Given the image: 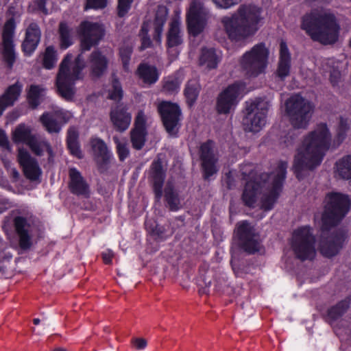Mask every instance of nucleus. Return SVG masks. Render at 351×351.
Masks as SVG:
<instances>
[{"mask_svg":"<svg viewBox=\"0 0 351 351\" xmlns=\"http://www.w3.org/2000/svg\"><path fill=\"white\" fill-rule=\"evenodd\" d=\"M71 112L63 109H58L53 112H44L39 119L45 129L50 134L59 133L63 125L71 119Z\"/></svg>","mask_w":351,"mask_h":351,"instance_id":"nucleus-16","label":"nucleus"},{"mask_svg":"<svg viewBox=\"0 0 351 351\" xmlns=\"http://www.w3.org/2000/svg\"><path fill=\"white\" fill-rule=\"evenodd\" d=\"M226 186L228 189H232L235 186V182L232 176L231 171H229L226 174V180H225Z\"/></svg>","mask_w":351,"mask_h":351,"instance_id":"nucleus-56","label":"nucleus"},{"mask_svg":"<svg viewBox=\"0 0 351 351\" xmlns=\"http://www.w3.org/2000/svg\"><path fill=\"white\" fill-rule=\"evenodd\" d=\"M134 0H118L117 14L119 17H123L131 8Z\"/></svg>","mask_w":351,"mask_h":351,"instance_id":"nucleus-48","label":"nucleus"},{"mask_svg":"<svg viewBox=\"0 0 351 351\" xmlns=\"http://www.w3.org/2000/svg\"><path fill=\"white\" fill-rule=\"evenodd\" d=\"M136 75L144 84L148 86L155 84L159 78L156 67L147 63H141L138 66Z\"/></svg>","mask_w":351,"mask_h":351,"instance_id":"nucleus-30","label":"nucleus"},{"mask_svg":"<svg viewBox=\"0 0 351 351\" xmlns=\"http://www.w3.org/2000/svg\"><path fill=\"white\" fill-rule=\"evenodd\" d=\"M217 7L221 8H230L238 4L240 0H212Z\"/></svg>","mask_w":351,"mask_h":351,"instance_id":"nucleus-52","label":"nucleus"},{"mask_svg":"<svg viewBox=\"0 0 351 351\" xmlns=\"http://www.w3.org/2000/svg\"><path fill=\"white\" fill-rule=\"evenodd\" d=\"M90 73L94 77H100L106 71L108 60L99 50H94L88 58Z\"/></svg>","mask_w":351,"mask_h":351,"instance_id":"nucleus-24","label":"nucleus"},{"mask_svg":"<svg viewBox=\"0 0 351 351\" xmlns=\"http://www.w3.org/2000/svg\"><path fill=\"white\" fill-rule=\"evenodd\" d=\"M165 199L170 210L177 211L180 208V199L171 182H168L165 188Z\"/></svg>","mask_w":351,"mask_h":351,"instance_id":"nucleus-36","label":"nucleus"},{"mask_svg":"<svg viewBox=\"0 0 351 351\" xmlns=\"http://www.w3.org/2000/svg\"><path fill=\"white\" fill-rule=\"evenodd\" d=\"M34 136L31 134L30 130L24 125H19L13 132L12 139L15 143H25L26 144L33 138Z\"/></svg>","mask_w":351,"mask_h":351,"instance_id":"nucleus-41","label":"nucleus"},{"mask_svg":"<svg viewBox=\"0 0 351 351\" xmlns=\"http://www.w3.org/2000/svg\"><path fill=\"white\" fill-rule=\"evenodd\" d=\"M269 51L265 44L260 43L243 54L239 60L241 71L247 77H256L265 73Z\"/></svg>","mask_w":351,"mask_h":351,"instance_id":"nucleus-8","label":"nucleus"},{"mask_svg":"<svg viewBox=\"0 0 351 351\" xmlns=\"http://www.w3.org/2000/svg\"><path fill=\"white\" fill-rule=\"evenodd\" d=\"M112 89L110 91L109 98L112 100L119 101L121 99L123 96V91L121 83L117 78L112 80Z\"/></svg>","mask_w":351,"mask_h":351,"instance_id":"nucleus-45","label":"nucleus"},{"mask_svg":"<svg viewBox=\"0 0 351 351\" xmlns=\"http://www.w3.org/2000/svg\"><path fill=\"white\" fill-rule=\"evenodd\" d=\"M40 38V30L35 23L29 24L26 29L22 48L25 53L31 54L36 49Z\"/></svg>","mask_w":351,"mask_h":351,"instance_id":"nucleus-27","label":"nucleus"},{"mask_svg":"<svg viewBox=\"0 0 351 351\" xmlns=\"http://www.w3.org/2000/svg\"><path fill=\"white\" fill-rule=\"evenodd\" d=\"M245 85L241 82H236L228 85L217 96L216 110L218 114H227L234 110L237 106L240 96L244 91Z\"/></svg>","mask_w":351,"mask_h":351,"instance_id":"nucleus-12","label":"nucleus"},{"mask_svg":"<svg viewBox=\"0 0 351 351\" xmlns=\"http://www.w3.org/2000/svg\"><path fill=\"white\" fill-rule=\"evenodd\" d=\"M238 239V245L248 254H254L261 250V240L254 226L247 221L237 223L234 231Z\"/></svg>","mask_w":351,"mask_h":351,"instance_id":"nucleus-11","label":"nucleus"},{"mask_svg":"<svg viewBox=\"0 0 351 351\" xmlns=\"http://www.w3.org/2000/svg\"><path fill=\"white\" fill-rule=\"evenodd\" d=\"M330 143L331 135L326 123L318 124L304 136L294 158L293 169L298 180L302 178L303 171L313 170L321 164Z\"/></svg>","mask_w":351,"mask_h":351,"instance_id":"nucleus-4","label":"nucleus"},{"mask_svg":"<svg viewBox=\"0 0 351 351\" xmlns=\"http://www.w3.org/2000/svg\"><path fill=\"white\" fill-rule=\"evenodd\" d=\"M221 60V53L215 48L203 47L199 56L201 65H206L209 69H216Z\"/></svg>","mask_w":351,"mask_h":351,"instance_id":"nucleus-31","label":"nucleus"},{"mask_svg":"<svg viewBox=\"0 0 351 351\" xmlns=\"http://www.w3.org/2000/svg\"><path fill=\"white\" fill-rule=\"evenodd\" d=\"M103 261L105 264L109 265L112 263V258L114 256L113 252L108 250L101 254Z\"/></svg>","mask_w":351,"mask_h":351,"instance_id":"nucleus-57","label":"nucleus"},{"mask_svg":"<svg viewBox=\"0 0 351 351\" xmlns=\"http://www.w3.org/2000/svg\"><path fill=\"white\" fill-rule=\"evenodd\" d=\"M152 45V41L148 35L142 36L141 38V45L140 47V50L143 51L148 47H149Z\"/></svg>","mask_w":351,"mask_h":351,"instance_id":"nucleus-58","label":"nucleus"},{"mask_svg":"<svg viewBox=\"0 0 351 351\" xmlns=\"http://www.w3.org/2000/svg\"><path fill=\"white\" fill-rule=\"evenodd\" d=\"M335 167L340 178L345 180L351 179V155L339 159L335 163Z\"/></svg>","mask_w":351,"mask_h":351,"instance_id":"nucleus-38","label":"nucleus"},{"mask_svg":"<svg viewBox=\"0 0 351 351\" xmlns=\"http://www.w3.org/2000/svg\"><path fill=\"white\" fill-rule=\"evenodd\" d=\"M341 74L338 70H332L330 74V81L333 86L338 85L341 80Z\"/></svg>","mask_w":351,"mask_h":351,"instance_id":"nucleus-53","label":"nucleus"},{"mask_svg":"<svg viewBox=\"0 0 351 351\" xmlns=\"http://www.w3.org/2000/svg\"><path fill=\"white\" fill-rule=\"evenodd\" d=\"M0 147L10 151V145L8 138L3 130H0Z\"/></svg>","mask_w":351,"mask_h":351,"instance_id":"nucleus-54","label":"nucleus"},{"mask_svg":"<svg viewBox=\"0 0 351 351\" xmlns=\"http://www.w3.org/2000/svg\"><path fill=\"white\" fill-rule=\"evenodd\" d=\"M157 111L166 132L171 136H177L182 117L180 106L176 103L162 101L157 105Z\"/></svg>","mask_w":351,"mask_h":351,"instance_id":"nucleus-10","label":"nucleus"},{"mask_svg":"<svg viewBox=\"0 0 351 351\" xmlns=\"http://www.w3.org/2000/svg\"><path fill=\"white\" fill-rule=\"evenodd\" d=\"M215 145L213 141L207 140L200 145L199 149L203 178L206 180L218 171V156L215 151Z\"/></svg>","mask_w":351,"mask_h":351,"instance_id":"nucleus-15","label":"nucleus"},{"mask_svg":"<svg viewBox=\"0 0 351 351\" xmlns=\"http://www.w3.org/2000/svg\"><path fill=\"white\" fill-rule=\"evenodd\" d=\"M58 33L60 36V47L66 49L73 43V29L64 23L59 25Z\"/></svg>","mask_w":351,"mask_h":351,"instance_id":"nucleus-37","label":"nucleus"},{"mask_svg":"<svg viewBox=\"0 0 351 351\" xmlns=\"http://www.w3.org/2000/svg\"><path fill=\"white\" fill-rule=\"evenodd\" d=\"M180 82L176 77L169 76L163 80L162 90L167 93L171 94L178 92Z\"/></svg>","mask_w":351,"mask_h":351,"instance_id":"nucleus-43","label":"nucleus"},{"mask_svg":"<svg viewBox=\"0 0 351 351\" xmlns=\"http://www.w3.org/2000/svg\"><path fill=\"white\" fill-rule=\"evenodd\" d=\"M351 302V298L347 297L338 302L336 305L330 308L328 311V317L335 320L340 317L348 310Z\"/></svg>","mask_w":351,"mask_h":351,"instance_id":"nucleus-39","label":"nucleus"},{"mask_svg":"<svg viewBox=\"0 0 351 351\" xmlns=\"http://www.w3.org/2000/svg\"><path fill=\"white\" fill-rule=\"evenodd\" d=\"M246 114L243 119V125L246 131L257 132L266 123L267 108L256 102H247Z\"/></svg>","mask_w":351,"mask_h":351,"instance_id":"nucleus-14","label":"nucleus"},{"mask_svg":"<svg viewBox=\"0 0 351 351\" xmlns=\"http://www.w3.org/2000/svg\"><path fill=\"white\" fill-rule=\"evenodd\" d=\"M291 69V54L285 41L280 43V54L276 75L281 80L289 75Z\"/></svg>","mask_w":351,"mask_h":351,"instance_id":"nucleus-26","label":"nucleus"},{"mask_svg":"<svg viewBox=\"0 0 351 351\" xmlns=\"http://www.w3.org/2000/svg\"><path fill=\"white\" fill-rule=\"evenodd\" d=\"M110 120L115 130L119 132L125 131L130 126L132 117L124 106H117L110 114Z\"/></svg>","mask_w":351,"mask_h":351,"instance_id":"nucleus-25","label":"nucleus"},{"mask_svg":"<svg viewBox=\"0 0 351 351\" xmlns=\"http://www.w3.org/2000/svg\"><path fill=\"white\" fill-rule=\"evenodd\" d=\"M45 93V88L41 85L32 84L27 93V100L29 107L36 109L41 104Z\"/></svg>","mask_w":351,"mask_h":351,"instance_id":"nucleus-33","label":"nucleus"},{"mask_svg":"<svg viewBox=\"0 0 351 351\" xmlns=\"http://www.w3.org/2000/svg\"><path fill=\"white\" fill-rule=\"evenodd\" d=\"M133 53V46L131 44L124 43L119 50V56L123 70L130 71V62Z\"/></svg>","mask_w":351,"mask_h":351,"instance_id":"nucleus-40","label":"nucleus"},{"mask_svg":"<svg viewBox=\"0 0 351 351\" xmlns=\"http://www.w3.org/2000/svg\"><path fill=\"white\" fill-rule=\"evenodd\" d=\"M79 133L75 127H69L67 130L66 146L70 154L80 159L83 158V154L79 143Z\"/></svg>","mask_w":351,"mask_h":351,"instance_id":"nucleus-32","label":"nucleus"},{"mask_svg":"<svg viewBox=\"0 0 351 351\" xmlns=\"http://www.w3.org/2000/svg\"><path fill=\"white\" fill-rule=\"evenodd\" d=\"M147 116L143 110H139L134 119V127L130 131V141L132 147L141 150L145 145L147 135Z\"/></svg>","mask_w":351,"mask_h":351,"instance_id":"nucleus-18","label":"nucleus"},{"mask_svg":"<svg viewBox=\"0 0 351 351\" xmlns=\"http://www.w3.org/2000/svg\"><path fill=\"white\" fill-rule=\"evenodd\" d=\"M326 202L322 217L319 250L324 256L330 258L338 254L346 238V233L339 230L329 234V230L347 215L350 208V200L346 195L331 192L326 195Z\"/></svg>","mask_w":351,"mask_h":351,"instance_id":"nucleus-3","label":"nucleus"},{"mask_svg":"<svg viewBox=\"0 0 351 351\" xmlns=\"http://www.w3.org/2000/svg\"><path fill=\"white\" fill-rule=\"evenodd\" d=\"M16 232L19 237V246L23 250L31 247L32 237L30 235L32 224L30 221L21 216L16 217L14 219Z\"/></svg>","mask_w":351,"mask_h":351,"instance_id":"nucleus-22","label":"nucleus"},{"mask_svg":"<svg viewBox=\"0 0 351 351\" xmlns=\"http://www.w3.org/2000/svg\"><path fill=\"white\" fill-rule=\"evenodd\" d=\"M90 145L96 162L99 165L108 164L112 156L105 142L98 138H93Z\"/></svg>","mask_w":351,"mask_h":351,"instance_id":"nucleus-29","label":"nucleus"},{"mask_svg":"<svg viewBox=\"0 0 351 351\" xmlns=\"http://www.w3.org/2000/svg\"><path fill=\"white\" fill-rule=\"evenodd\" d=\"M140 34L141 36L148 35V28L145 23L141 26Z\"/></svg>","mask_w":351,"mask_h":351,"instance_id":"nucleus-59","label":"nucleus"},{"mask_svg":"<svg viewBox=\"0 0 351 351\" xmlns=\"http://www.w3.org/2000/svg\"><path fill=\"white\" fill-rule=\"evenodd\" d=\"M315 238L312 229L302 226L294 230L291 239V247L297 258L302 261L312 260L316 254Z\"/></svg>","mask_w":351,"mask_h":351,"instance_id":"nucleus-9","label":"nucleus"},{"mask_svg":"<svg viewBox=\"0 0 351 351\" xmlns=\"http://www.w3.org/2000/svg\"><path fill=\"white\" fill-rule=\"evenodd\" d=\"M17 159L27 178L31 180L38 178L41 173L40 169L36 160L30 156L27 150L23 147H19Z\"/></svg>","mask_w":351,"mask_h":351,"instance_id":"nucleus-19","label":"nucleus"},{"mask_svg":"<svg viewBox=\"0 0 351 351\" xmlns=\"http://www.w3.org/2000/svg\"><path fill=\"white\" fill-rule=\"evenodd\" d=\"M57 52L53 46L46 48L42 58V64L45 69H53L57 62Z\"/></svg>","mask_w":351,"mask_h":351,"instance_id":"nucleus-42","label":"nucleus"},{"mask_svg":"<svg viewBox=\"0 0 351 351\" xmlns=\"http://www.w3.org/2000/svg\"><path fill=\"white\" fill-rule=\"evenodd\" d=\"M261 9L252 5H242L237 14L232 16H224L221 22L229 39L232 41H241L254 34L259 29V23L263 19Z\"/></svg>","mask_w":351,"mask_h":351,"instance_id":"nucleus-5","label":"nucleus"},{"mask_svg":"<svg viewBox=\"0 0 351 351\" xmlns=\"http://www.w3.org/2000/svg\"><path fill=\"white\" fill-rule=\"evenodd\" d=\"M53 351H66V350L62 349V348H57V349H55Z\"/></svg>","mask_w":351,"mask_h":351,"instance_id":"nucleus-61","label":"nucleus"},{"mask_svg":"<svg viewBox=\"0 0 351 351\" xmlns=\"http://www.w3.org/2000/svg\"><path fill=\"white\" fill-rule=\"evenodd\" d=\"M166 21V16H164V19H161L159 20L157 16L155 19L154 23V32L153 35V38L158 43H160L161 41V34L163 30V25Z\"/></svg>","mask_w":351,"mask_h":351,"instance_id":"nucleus-47","label":"nucleus"},{"mask_svg":"<svg viewBox=\"0 0 351 351\" xmlns=\"http://www.w3.org/2000/svg\"><path fill=\"white\" fill-rule=\"evenodd\" d=\"M33 323L35 325H38L40 323V319L38 318H34L33 319Z\"/></svg>","mask_w":351,"mask_h":351,"instance_id":"nucleus-60","label":"nucleus"},{"mask_svg":"<svg viewBox=\"0 0 351 351\" xmlns=\"http://www.w3.org/2000/svg\"><path fill=\"white\" fill-rule=\"evenodd\" d=\"M106 5L107 0H86L84 9H103Z\"/></svg>","mask_w":351,"mask_h":351,"instance_id":"nucleus-50","label":"nucleus"},{"mask_svg":"<svg viewBox=\"0 0 351 351\" xmlns=\"http://www.w3.org/2000/svg\"><path fill=\"white\" fill-rule=\"evenodd\" d=\"M301 28L314 40L324 45L335 43L340 27L334 14L323 10H313L302 17Z\"/></svg>","mask_w":351,"mask_h":351,"instance_id":"nucleus-6","label":"nucleus"},{"mask_svg":"<svg viewBox=\"0 0 351 351\" xmlns=\"http://www.w3.org/2000/svg\"><path fill=\"white\" fill-rule=\"evenodd\" d=\"M183 43V33L181 30V23L177 19H173L169 23V29L167 34L166 45L169 53L176 56L178 52L174 48L181 45Z\"/></svg>","mask_w":351,"mask_h":351,"instance_id":"nucleus-23","label":"nucleus"},{"mask_svg":"<svg viewBox=\"0 0 351 351\" xmlns=\"http://www.w3.org/2000/svg\"><path fill=\"white\" fill-rule=\"evenodd\" d=\"M150 234L155 237L156 240L163 241L166 239L165 237V228L156 224L154 227H149Z\"/></svg>","mask_w":351,"mask_h":351,"instance_id":"nucleus-49","label":"nucleus"},{"mask_svg":"<svg viewBox=\"0 0 351 351\" xmlns=\"http://www.w3.org/2000/svg\"><path fill=\"white\" fill-rule=\"evenodd\" d=\"M22 84L19 82L8 86L5 93L0 97V116L4 110L12 106L18 100L22 90Z\"/></svg>","mask_w":351,"mask_h":351,"instance_id":"nucleus-28","label":"nucleus"},{"mask_svg":"<svg viewBox=\"0 0 351 351\" xmlns=\"http://www.w3.org/2000/svg\"><path fill=\"white\" fill-rule=\"evenodd\" d=\"M287 166V162L280 161L271 173L258 174L251 163L242 165L240 167L242 180L246 181L241 196L244 204L254 208L260 198L261 208L265 211L271 210L282 191Z\"/></svg>","mask_w":351,"mask_h":351,"instance_id":"nucleus-2","label":"nucleus"},{"mask_svg":"<svg viewBox=\"0 0 351 351\" xmlns=\"http://www.w3.org/2000/svg\"><path fill=\"white\" fill-rule=\"evenodd\" d=\"M150 179L156 199L158 201L162 195V186L165 178V171L162 167V161L160 156L153 160L149 169Z\"/></svg>","mask_w":351,"mask_h":351,"instance_id":"nucleus-20","label":"nucleus"},{"mask_svg":"<svg viewBox=\"0 0 351 351\" xmlns=\"http://www.w3.org/2000/svg\"><path fill=\"white\" fill-rule=\"evenodd\" d=\"M69 177V189L70 192L75 195L88 198L90 197V186L81 173L74 167L70 168Z\"/></svg>","mask_w":351,"mask_h":351,"instance_id":"nucleus-21","label":"nucleus"},{"mask_svg":"<svg viewBox=\"0 0 351 351\" xmlns=\"http://www.w3.org/2000/svg\"><path fill=\"white\" fill-rule=\"evenodd\" d=\"M116 143L117 152L121 161H123L129 155V149L125 142H121L118 138H114Z\"/></svg>","mask_w":351,"mask_h":351,"instance_id":"nucleus-46","label":"nucleus"},{"mask_svg":"<svg viewBox=\"0 0 351 351\" xmlns=\"http://www.w3.org/2000/svg\"><path fill=\"white\" fill-rule=\"evenodd\" d=\"M81 53L72 62L73 55L67 53L62 60L56 76L58 93L65 100L71 101L75 93L76 81L83 78L82 71L86 66L82 53L97 45L105 34L103 25L90 21H82L78 27Z\"/></svg>","mask_w":351,"mask_h":351,"instance_id":"nucleus-1","label":"nucleus"},{"mask_svg":"<svg viewBox=\"0 0 351 351\" xmlns=\"http://www.w3.org/2000/svg\"><path fill=\"white\" fill-rule=\"evenodd\" d=\"M132 346L136 350H142L144 349L147 346V341L143 338H135L132 340Z\"/></svg>","mask_w":351,"mask_h":351,"instance_id":"nucleus-55","label":"nucleus"},{"mask_svg":"<svg viewBox=\"0 0 351 351\" xmlns=\"http://www.w3.org/2000/svg\"><path fill=\"white\" fill-rule=\"evenodd\" d=\"M313 105L298 94L291 96L285 102V112L293 128L282 138L285 146L293 145L298 134L296 130L307 128L313 112Z\"/></svg>","mask_w":351,"mask_h":351,"instance_id":"nucleus-7","label":"nucleus"},{"mask_svg":"<svg viewBox=\"0 0 351 351\" xmlns=\"http://www.w3.org/2000/svg\"><path fill=\"white\" fill-rule=\"evenodd\" d=\"M209 18V12L199 0H193L186 14L189 33L193 36L200 34L204 29Z\"/></svg>","mask_w":351,"mask_h":351,"instance_id":"nucleus-13","label":"nucleus"},{"mask_svg":"<svg viewBox=\"0 0 351 351\" xmlns=\"http://www.w3.org/2000/svg\"><path fill=\"white\" fill-rule=\"evenodd\" d=\"M47 1V0H35L32 5L34 10L40 12L45 15H47L49 14V11L46 8Z\"/></svg>","mask_w":351,"mask_h":351,"instance_id":"nucleus-51","label":"nucleus"},{"mask_svg":"<svg viewBox=\"0 0 351 351\" xmlns=\"http://www.w3.org/2000/svg\"><path fill=\"white\" fill-rule=\"evenodd\" d=\"M348 130L349 125L347 120L341 118L337 129V134L335 137L338 144L341 143L345 140Z\"/></svg>","mask_w":351,"mask_h":351,"instance_id":"nucleus-44","label":"nucleus"},{"mask_svg":"<svg viewBox=\"0 0 351 351\" xmlns=\"http://www.w3.org/2000/svg\"><path fill=\"white\" fill-rule=\"evenodd\" d=\"M31 150L37 156H42L44 151H46L49 155L48 162H53V152L51 146L46 141H39L34 136L27 144Z\"/></svg>","mask_w":351,"mask_h":351,"instance_id":"nucleus-34","label":"nucleus"},{"mask_svg":"<svg viewBox=\"0 0 351 351\" xmlns=\"http://www.w3.org/2000/svg\"><path fill=\"white\" fill-rule=\"evenodd\" d=\"M201 86L196 79H192L187 82L184 90L186 102L189 107H192L196 102Z\"/></svg>","mask_w":351,"mask_h":351,"instance_id":"nucleus-35","label":"nucleus"},{"mask_svg":"<svg viewBox=\"0 0 351 351\" xmlns=\"http://www.w3.org/2000/svg\"><path fill=\"white\" fill-rule=\"evenodd\" d=\"M16 28L15 20L13 17L5 22L2 34L3 51L2 55L4 62L9 69H12L16 60L14 49L13 37Z\"/></svg>","mask_w":351,"mask_h":351,"instance_id":"nucleus-17","label":"nucleus"}]
</instances>
